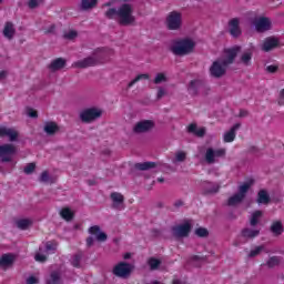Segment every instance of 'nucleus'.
Here are the masks:
<instances>
[{
	"label": "nucleus",
	"mask_w": 284,
	"mask_h": 284,
	"mask_svg": "<svg viewBox=\"0 0 284 284\" xmlns=\"http://www.w3.org/2000/svg\"><path fill=\"white\" fill-rule=\"evenodd\" d=\"M165 81H168V77H165V73H158L155 75V79L153 80V83H155V85H159V83H165Z\"/></svg>",
	"instance_id": "45"
},
{
	"label": "nucleus",
	"mask_w": 284,
	"mask_h": 284,
	"mask_svg": "<svg viewBox=\"0 0 284 284\" xmlns=\"http://www.w3.org/2000/svg\"><path fill=\"white\" fill-rule=\"evenodd\" d=\"M278 48V38L268 37L265 39L262 50L264 52H272V50Z\"/></svg>",
	"instance_id": "19"
},
{
	"label": "nucleus",
	"mask_w": 284,
	"mask_h": 284,
	"mask_svg": "<svg viewBox=\"0 0 284 284\" xmlns=\"http://www.w3.org/2000/svg\"><path fill=\"white\" fill-rule=\"evenodd\" d=\"M229 32L233 39H239L243 31L241 30V20L239 18H233L229 21Z\"/></svg>",
	"instance_id": "16"
},
{
	"label": "nucleus",
	"mask_w": 284,
	"mask_h": 284,
	"mask_svg": "<svg viewBox=\"0 0 284 284\" xmlns=\"http://www.w3.org/2000/svg\"><path fill=\"white\" fill-rule=\"evenodd\" d=\"M27 284H39V278H37V276L31 275L27 278L26 281Z\"/></svg>",
	"instance_id": "52"
},
{
	"label": "nucleus",
	"mask_w": 284,
	"mask_h": 284,
	"mask_svg": "<svg viewBox=\"0 0 284 284\" xmlns=\"http://www.w3.org/2000/svg\"><path fill=\"white\" fill-rule=\"evenodd\" d=\"M215 154H214V149L212 148H209L206 150V153H205V161L206 163H209V165H212V163H216V160H215Z\"/></svg>",
	"instance_id": "36"
},
{
	"label": "nucleus",
	"mask_w": 284,
	"mask_h": 284,
	"mask_svg": "<svg viewBox=\"0 0 284 284\" xmlns=\"http://www.w3.org/2000/svg\"><path fill=\"white\" fill-rule=\"evenodd\" d=\"M82 260H83V253H78V254L73 255V257L71 260V265L79 268V267H81Z\"/></svg>",
	"instance_id": "39"
},
{
	"label": "nucleus",
	"mask_w": 284,
	"mask_h": 284,
	"mask_svg": "<svg viewBox=\"0 0 284 284\" xmlns=\"http://www.w3.org/2000/svg\"><path fill=\"white\" fill-rule=\"evenodd\" d=\"M47 284H61V273L53 271L47 280Z\"/></svg>",
	"instance_id": "33"
},
{
	"label": "nucleus",
	"mask_w": 284,
	"mask_h": 284,
	"mask_svg": "<svg viewBox=\"0 0 284 284\" xmlns=\"http://www.w3.org/2000/svg\"><path fill=\"white\" fill-rule=\"evenodd\" d=\"M215 158L225 156V149H219L214 151Z\"/></svg>",
	"instance_id": "57"
},
{
	"label": "nucleus",
	"mask_w": 284,
	"mask_h": 284,
	"mask_svg": "<svg viewBox=\"0 0 284 284\" xmlns=\"http://www.w3.org/2000/svg\"><path fill=\"white\" fill-rule=\"evenodd\" d=\"M161 165L159 162H143V163H135L134 169L139 170L140 172H148V170H154V168H158Z\"/></svg>",
	"instance_id": "23"
},
{
	"label": "nucleus",
	"mask_w": 284,
	"mask_h": 284,
	"mask_svg": "<svg viewBox=\"0 0 284 284\" xmlns=\"http://www.w3.org/2000/svg\"><path fill=\"white\" fill-rule=\"evenodd\" d=\"M248 114H250V112H247L246 110H241L239 116H240V119H243V118L247 116Z\"/></svg>",
	"instance_id": "60"
},
{
	"label": "nucleus",
	"mask_w": 284,
	"mask_h": 284,
	"mask_svg": "<svg viewBox=\"0 0 284 284\" xmlns=\"http://www.w3.org/2000/svg\"><path fill=\"white\" fill-rule=\"evenodd\" d=\"M134 271V265L128 263V262H120L118 265L113 268L114 276H118L119 278H130V275Z\"/></svg>",
	"instance_id": "9"
},
{
	"label": "nucleus",
	"mask_w": 284,
	"mask_h": 284,
	"mask_svg": "<svg viewBox=\"0 0 284 284\" xmlns=\"http://www.w3.org/2000/svg\"><path fill=\"white\" fill-rule=\"evenodd\" d=\"M2 34L3 37H6V39H9V41H12V39H14V34H17V29H14V23L6 22Z\"/></svg>",
	"instance_id": "22"
},
{
	"label": "nucleus",
	"mask_w": 284,
	"mask_h": 284,
	"mask_svg": "<svg viewBox=\"0 0 284 284\" xmlns=\"http://www.w3.org/2000/svg\"><path fill=\"white\" fill-rule=\"evenodd\" d=\"M68 61L63 58H58L53 61H51V63L48 65V69L51 72H59V70H63V68H65Z\"/></svg>",
	"instance_id": "20"
},
{
	"label": "nucleus",
	"mask_w": 284,
	"mask_h": 284,
	"mask_svg": "<svg viewBox=\"0 0 284 284\" xmlns=\"http://www.w3.org/2000/svg\"><path fill=\"white\" fill-rule=\"evenodd\" d=\"M150 79V74L148 73H142L135 77L131 82H129L128 88H132L135 83H139V81L148 80Z\"/></svg>",
	"instance_id": "38"
},
{
	"label": "nucleus",
	"mask_w": 284,
	"mask_h": 284,
	"mask_svg": "<svg viewBox=\"0 0 284 284\" xmlns=\"http://www.w3.org/2000/svg\"><path fill=\"white\" fill-rule=\"evenodd\" d=\"M34 258L38 263H45V261H48V256H45L41 253H37Z\"/></svg>",
	"instance_id": "50"
},
{
	"label": "nucleus",
	"mask_w": 284,
	"mask_h": 284,
	"mask_svg": "<svg viewBox=\"0 0 284 284\" xmlns=\"http://www.w3.org/2000/svg\"><path fill=\"white\" fill-rule=\"evenodd\" d=\"M154 121L152 120H142L133 126L134 134H145L148 132H152L154 130Z\"/></svg>",
	"instance_id": "13"
},
{
	"label": "nucleus",
	"mask_w": 284,
	"mask_h": 284,
	"mask_svg": "<svg viewBox=\"0 0 284 284\" xmlns=\"http://www.w3.org/2000/svg\"><path fill=\"white\" fill-rule=\"evenodd\" d=\"M187 92L191 97H199V93L204 94V97H207L210 94V87H207V83L203 80H191L187 85Z\"/></svg>",
	"instance_id": "5"
},
{
	"label": "nucleus",
	"mask_w": 284,
	"mask_h": 284,
	"mask_svg": "<svg viewBox=\"0 0 284 284\" xmlns=\"http://www.w3.org/2000/svg\"><path fill=\"white\" fill-rule=\"evenodd\" d=\"M258 234H261V230L258 229H255V230H252V229H243L242 230V236L244 239H256V236H258Z\"/></svg>",
	"instance_id": "29"
},
{
	"label": "nucleus",
	"mask_w": 284,
	"mask_h": 284,
	"mask_svg": "<svg viewBox=\"0 0 284 284\" xmlns=\"http://www.w3.org/2000/svg\"><path fill=\"white\" fill-rule=\"evenodd\" d=\"M173 205H174V207H183L184 202L182 200H178V201L174 202Z\"/></svg>",
	"instance_id": "61"
},
{
	"label": "nucleus",
	"mask_w": 284,
	"mask_h": 284,
	"mask_svg": "<svg viewBox=\"0 0 284 284\" xmlns=\"http://www.w3.org/2000/svg\"><path fill=\"white\" fill-rule=\"evenodd\" d=\"M148 265L151 272H154L155 270H159V267H161V260L155 257H150L148 261Z\"/></svg>",
	"instance_id": "35"
},
{
	"label": "nucleus",
	"mask_w": 284,
	"mask_h": 284,
	"mask_svg": "<svg viewBox=\"0 0 284 284\" xmlns=\"http://www.w3.org/2000/svg\"><path fill=\"white\" fill-rule=\"evenodd\" d=\"M282 261H283V257L281 256H271L266 261V266L268 270H274V267H278V265H281Z\"/></svg>",
	"instance_id": "30"
},
{
	"label": "nucleus",
	"mask_w": 284,
	"mask_h": 284,
	"mask_svg": "<svg viewBox=\"0 0 284 284\" xmlns=\"http://www.w3.org/2000/svg\"><path fill=\"white\" fill-rule=\"evenodd\" d=\"M253 23L256 32H258L260 34L272 30V21L270 20V18L261 17L258 19H255Z\"/></svg>",
	"instance_id": "14"
},
{
	"label": "nucleus",
	"mask_w": 284,
	"mask_h": 284,
	"mask_svg": "<svg viewBox=\"0 0 284 284\" xmlns=\"http://www.w3.org/2000/svg\"><path fill=\"white\" fill-rule=\"evenodd\" d=\"M123 258H124V261H128V260L132 258V253H125L123 255Z\"/></svg>",
	"instance_id": "64"
},
{
	"label": "nucleus",
	"mask_w": 284,
	"mask_h": 284,
	"mask_svg": "<svg viewBox=\"0 0 284 284\" xmlns=\"http://www.w3.org/2000/svg\"><path fill=\"white\" fill-rule=\"evenodd\" d=\"M252 185H254V179H250L246 182H244L243 185L239 186L237 193H235L227 200L229 207H236V205H241V203L245 201L247 192L250 191Z\"/></svg>",
	"instance_id": "3"
},
{
	"label": "nucleus",
	"mask_w": 284,
	"mask_h": 284,
	"mask_svg": "<svg viewBox=\"0 0 284 284\" xmlns=\"http://www.w3.org/2000/svg\"><path fill=\"white\" fill-rule=\"evenodd\" d=\"M270 201V193H267L266 190H260L257 193L256 203H258V205H268Z\"/></svg>",
	"instance_id": "28"
},
{
	"label": "nucleus",
	"mask_w": 284,
	"mask_h": 284,
	"mask_svg": "<svg viewBox=\"0 0 284 284\" xmlns=\"http://www.w3.org/2000/svg\"><path fill=\"white\" fill-rule=\"evenodd\" d=\"M45 252H57V244L52 242H47Z\"/></svg>",
	"instance_id": "49"
},
{
	"label": "nucleus",
	"mask_w": 284,
	"mask_h": 284,
	"mask_svg": "<svg viewBox=\"0 0 284 284\" xmlns=\"http://www.w3.org/2000/svg\"><path fill=\"white\" fill-rule=\"evenodd\" d=\"M266 72H268L270 74H275V72H278V65L266 67Z\"/></svg>",
	"instance_id": "53"
},
{
	"label": "nucleus",
	"mask_w": 284,
	"mask_h": 284,
	"mask_svg": "<svg viewBox=\"0 0 284 284\" xmlns=\"http://www.w3.org/2000/svg\"><path fill=\"white\" fill-rule=\"evenodd\" d=\"M101 116H103V110L94 106L84 109L79 114L80 121L82 123H92L97 121V119H101Z\"/></svg>",
	"instance_id": "6"
},
{
	"label": "nucleus",
	"mask_w": 284,
	"mask_h": 284,
	"mask_svg": "<svg viewBox=\"0 0 284 284\" xmlns=\"http://www.w3.org/2000/svg\"><path fill=\"white\" fill-rule=\"evenodd\" d=\"M43 130L45 134H48V136H54V134H57V132H59V130L61 129L59 128V124H57V122L49 121L44 123Z\"/></svg>",
	"instance_id": "24"
},
{
	"label": "nucleus",
	"mask_w": 284,
	"mask_h": 284,
	"mask_svg": "<svg viewBox=\"0 0 284 284\" xmlns=\"http://www.w3.org/2000/svg\"><path fill=\"white\" fill-rule=\"evenodd\" d=\"M163 97H165V89L159 88L156 99L161 100Z\"/></svg>",
	"instance_id": "56"
},
{
	"label": "nucleus",
	"mask_w": 284,
	"mask_h": 284,
	"mask_svg": "<svg viewBox=\"0 0 284 284\" xmlns=\"http://www.w3.org/2000/svg\"><path fill=\"white\" fill-rule=\"evenodd\" d=\"M106 19H116L119 26H134L136 17H134V8L130 3H123L118 9L110 8L105 11Z\"/></svg>",
	"instance_id": "1"
},
{
	"label": "nucleus",
	"mask_w": 284,
	"mask_h": 284,
	"mask_svg": "<svg viewBox=\"0 0 284 284\" xmlns=\"http://www.w3.org/2000/svg\"><path fill=\"white\" fill-rule=\"evenodd\" d=\"M14 265V255L12 253L2 254L0 257V267H12Z\"/></svg>",
	"instance_id": "25"
},
{
	"label": "nucleus",
	"mask_w": 284,
	"mask_h": 284,
	"mask_svg": "<svg viewBox=\"0 0 284 284\" xmlns=\"http://www.w3.org/2000/svg\"><path fill=\"white\" fill-rule=\"evenodd\" d=\"M182 23V16L179 11H172L166 17V28L169 30H180Z\"/></svg>",
	"instance_id": "11"
},
{
	"label": "nucleus",
	"mask_w": 284,
	"mask_h": 284,
	"mask_svg": "<svg viewBox=\"0 0 284 284\" xmlns=\"http://www.w3.org/2000/svg\"><path fill=\"white\" fill-rule=\"evenodd\" d=\"M252 57H254V52L251 49H247L241 54L240 63H242L246 68L252 65Z\"/></svg>",
	"instance_id": "26"
},
{
	"label": "nucleus",
	"mask_w": 284,
	"mask_h": 284,
	"mask_svg": "<svg viewBox=\"0 0 284 284\" xmlns=\"http://www.w3.org/2000/svg\"><path fill=\"white\" fill-rule=\"evenodd\" d=\"M60 215L64 219V221H72L74 219V213L70 209H63L60 212Z\"/></svg>",
	"instance_id": "40"
},
{
	"label": "nucleus",
	"mask_w": 284,
	"mask_h": 284,
	"mask_svg": "<svg viewBox=\"0 0 284 284\" xmlns=\"http://www.w3.org/2000/svg\"><path fill=\"white\" fill-rule=\"evenodd\" d=\"M78 33L77 31H69L64 34V39H69V41H72V39H77Z\"/></svg>",
	"instance_id": "51"
},
{
	"label": "nucleus",
	"mask_w": 284,
	"mask_h": 284,
	"mask_svg": "<svg viewBox=\"0 0 284 284\" xmlns=\"http://www.w3.org/2000/svg\"><path fill=\"white\" fill-rule=\"evenodd\" d=\"M191 261H202V262H205V261H207V256H206V255H204V256H201V255H193V256L191 257Z\"/></svg>",
	"instance_id": "55"
},
{
	"label": "nucleus",
	"mask_w": 284,
	"mask_h": 284,
	"mask_svg": "<svg viewBox=\"0 0 284 284\" xmlns=\"http://www.w3.org/2000/svg\"><path fill=\"white\" fill-rule=\"evenodd\" d=\"M263 216V211H254L250 219V225L251 227H256L258 225V221Z\"/></svg>",
	"instance_id": "32"
},
{
	"label": "nucleus",
	"mask_w": 284,
	"mask_h": 284,
	"mask_svg": "<svg viewBox=\"0 0 284 284\" xmlns=\"http://www.w3.org/2000/svg\"><path fill=\"white\" fill-rule=\"evenodd\" d=\"M28 6L31 10H34V8H39V0H29Z\"/></svg>",
	"instance_id": "54"
},
{
	"label": "nucleus",
	"mask_w": 284,
	"mask_h": 284,
	"mask_svg": "<svg viewBox=\"0 0 284 284\" xmlns=\"http://www.w3.org/2000/svg\"><path fill=\"white\" fill-rule=\"evenodd\" d=\"M152 234H153L154 236H161V231H159V230H156V229H153V230H152Z\"/></svg>",
	"instance_id": "63"
},
{
	"label": "nucleus",
	"mask_w": 284,
	"mask_h": 284,
	"mask_svg": "<svg viewBox=\"0 0 284 284\" xmlns=\"http://www.w3.org/2000/svg\"><path fill=\"white\" fill-rule=\"evenodd\" d=\"M17 156V148L14 144L6 143L0 145L1 163H12V159Z\"/></svg>",
	"instance_id": "7"
},
{
	"label": "nucleus",
	"mask_w": 284,
	"mask_h": 284,
	"mask_svg": "<svg viewBox=\"0 0 284 284\" xmlns=\"http://www.w3.org/2000/svg\"><path fill=\"white\" fill-rule=\"evenodd\" d=\"M187 132L190 134H194L199 139H203V136H205L206 129L205 128L197 129L196 124L192 123L187 126Z\"/></svg>",
	"instance_id": "27"
},
{
	"label": "nucleus",
	"mask_w": 284,
	"mask_h": 284,
	"mask_svg": "<svg viewBox=\"0 0 284 284\" xmlns=\"http://www.w3.org/2000/svg\"><path fill=\"white\" fill-rule=\"evenodd\" d=\"M40 183H53L52 178L48 171H43L39 179Z\"/></svg>",
	"instance_id": "44"
},
{
	"label": "nucleus",
	"mask_w": 284,
	"mask_h": 284,
	"mask_svg": "<svg viewBox=\"0 0 284 284\" xmlns=\"http://www.w3.org/2000/svg\"><path fill=\"white\" fill-rule=\"evenodd\" d=\"M103 59H105V54L101 52V49H98L90 57L74 62L73 67L80 68L81 70L93 68L94 65H99V63H103Z\"/></svg>",
	"instance_id": "4"
},
{
	"label": "nucleus",
	"mask_w": 284,
	"mask_h": 284,
	"mask_svg": "<svg viewBox=\"0 0 284 284\" xmlns=\"http://www.w3.org/2000/svg\"><path fill=\"white\" fill-rule=\"evenodd\" d=\"M92 245H94V237L93 236L87 237V246L92 247Z\"/></svg>",
	"instance_id": "58"
},
{
	"label": "nucleus",
	"mask_w": 284,
	"mask_h": 284,
	"mask_svg": "<svg viewBox=\"0 0 284 284\" xmlns=\"http://www.w3.org/2000/svg\"><path fill=\"white\" fill-rule=\"evenodd\" d=\"M185 159H187V154H185V152L183 151H179L175 154V159L173 160V163H183Z\"/></svg>",
	"instance_id": "42"
},
{
	"label": "nucleus",
	"mask_w": 284,
	"mask_h": 284,
	"mask_svg": "<svg viewBox=\"0 0 284 284\" xmlns=\"http://www.w3.org/2000/svg\"><path fill=\"white\" fill-rule=\"evenodd\" d=\"M99 0H82L81 1V10H92V8L97 7Z\"/></svg>",
	"instance_id": "34"
},
{
	"label": "nucleus",
	"mask_w": 284,
	"mask_h": 284,
	"mask_svg": "<svg viewBox=\"0 0 284 284\" xmlns=\"http://www.w3.org/2000/svg\"><path fill=\"white\" fill-rule=\"evenodd\" d=\"M227 67L223 64V60H216L210 67V74L213 79H221L225 77L227 72Z\"/></svg>",
	"instance_id": "10"
},
{
	"label": "nucleus",
	"mask_w": 284,
	"mask_h": 284,
	"mask_svg": "<svg viewBox=\"0 0 284 284\" xmlns=\"http://www.w3.org/2000/svg\"><path fill=\"white\" fill-rule=\"evenodd\" d=\"M34 170H37V164L36 163H29L24 166V174H32V172H34Z\"/></svg>",
	"instance_id": "47"
},
{
	"label": "nucleus",
	"mask_w": 284,
	"mask_h": 284,
	"mask_svg": "<svg viewBox=\"0 0 284 284\" xmlns=\"http://www.w3.org/2000/svg\"><path fill=\"white\" fill-rule=\"evenodd\" d=\"M263 250H265V246H263V245L256 246L255 250H252L248 253V258H254L255 256H258V254H261V252H263Z\"/></svg>",
	"instance_id": "46"
},
{
	"label": "nucleus",
	"mask_w": 284,
	"mask_h": 284,
	"mask_svg": "<svg viewBox=\"0 0 284 284\" xmlns=\"http://www.w3.org/2000/svg\"><path fill=\"white\" fill-rule=\"evenodd\" d=\"M194 43L191 39H182L173 42V45L170 47V51L175 54V57H185L194 52Z\"/></svg>",
	"instance_id": "2"
},
{
	"label": "nucleus",
	"mask_w": 284,
	"mask_h": 284,
	"mask_svg": "<svg viewBox=\"0 0 284 284\" xmlns=\"http://www.w3.org/2000/svg\"><path fill=\"white\" fill-rule=\"evenodd\" d=\"M8 136V128H0V138Z\"/></svg>",
	"instance_id": "59"
},
{
	"label": "nucleus",
	"mask_w": 284,
	"mask_h": 284,
	"mask_svg": "<svg viewBox=\"0 0 284 284\" xmlns=\"http://www.w3.org/2000/svg\"><path fill=\"white\" fill-rule=\"evenodd\" d=\"M221 190V184H215L212 182H204L202 185L203 196H210V194H219Z\"/></svg>",
	"instance_id": "17"
},
{
	"label": "nucleus",
	"mask_w": 284,
	"mask_h": 284,
	"mask_svg": "<svg viewBox=\"0 0 284 284\" xmlns=\"http://www.w3.org/2000/svg\"><path fill=\"white\" fill-rule=\"evenodd\" d=\"M195 235L200 239H207L210 236V231H207L205 227H197L195 230Z\"/></svg>",
	"instance_id": "41"
},
{
	"label": "nucleus",
	"mask_w": 284,
	"mask_h": 284,
	"mask_svg": "<svg viewBox=\"0 0 284 284\" xmlns=\"http://www.w3.org/2000/svg\"><path fill=\"white\" fill-rule=\"evenodd\" d=\"M241 128V123H235L229 132L224 133L223 141L224 143H232L236 139V130Z\"/></svg>",
	"instance_id": "21"
},
{
	"label": "nucleus",
	"mask_w": 284,
	"mask_h": 284,
	"mask_svg": "<svg viewBox=\"0 0 284 284\" xmlns=\"http://www.w3.org/2000/svg\"><path fill=\"white\" fill-rule=\"evenodd\" d=\"M271 232L274 236H281V234H283V223L281 221L273 222L271 225Z\"/></svg>",
	"instance_id": "31"
},
{
	"label": "nucleus",
	"mask_w": 284,
	"mask_h": 284,
	"mask_svg": "<svg viewBox=\"0 0 284 284\" xmlns=\"http://www.w3.org/2000/svg\"><path fill=\"white\" fill-rule=\"evenodd\" d=\"M110 199L112 201L111 207L113 210H118L119 212H121V210H125V197L123 196V194L119 192H113L111 193Z\"/></svg>",
	"instance_id": "15"
},
{
	"label": "nucleus",
	"mask_w": 284,
	"mask_h": 284,
	"mask_svg": "<svg viewBox=\"0 0 284 284\" xmlns=\"http://www.w3.org/2000/svg\"><path fill=\"white\" fill-rule=\"evenodd\" d=\"M89 234L92 236H95V241L99 243H105L108 241V234L105 232L101 231V226L99 225H93L89 229Z\"/></svg>",
	"instance_id": "18"
},
{
	"label": "nucleus",
	"mask_w": 284,
	"mask_h": 284,
	"mask_svg": "<svg viewBox=\"0 0 284 284\" xmlns=\"http://www.w3.org/2000/svg\"><path fill=\"white\" fill-rule=\"evenodd\" d=\"M242 50H243V48L239 44H235L231 48L224 49V51H223L224 59L222 60L223 65H232V63H234V61H236V58L239 57V54H241Z\"/></svg>",
	"instance_id": "8"
},
{
	"label": "nucleus",
	"mask_w": 284,
	"mask_h": 284,
	"mask_svg": "<svg viewBox=\"0 0 284 284\" xmlns=\"http://www.w3.org/2000/svg\"><path fill=\"white\" fill-rule=\"evenodd\" d=\"M7 136L9 138V141L14 142L19 139V132H17L13 129H8Z\"/></svg>",
	"instance_id": "43"
},
{
	"label": "nucleus",
	"mask_w": 284,
	"mask_h": 284,
	"mask_svg": "<svg viewBox=\"0 0 284 284\" xmlns=\"http://www.w3.org/2000/svg\"><path fill=\"white\" fill-rule=\"evenodd\" d=\"M27 114L30 119H39V113L32 108L27 109Z\"/></svg>",
	"instance_id": "48"
},
{
	"label": "nucleus",
	"mask_w": 284,
	"mask_h": 284,
	"mask_svg": "<svg viewBox=\"0 0 284 284\" xmlns=\"http://www.w3.org/2000/svg\"><path fill=\"white\" fill-rule=\"evenodd\" d=\"M6 77H8V71H1L0 72V81H3V79H6Z\"/></svg>",
	"instance_id": "62"
},
{
	"label": "nucleus",
	"mask_w": 284,
	"mask_h": 284,
	"mask_svg": "<svg viewBox=\"0 0 284 284\" xmlns=\"http://www.w3.org/2000/svg\"><path fill=\"white\" fill-rule=\"evenodd\" d=\"M190 232H192V223L190 222H185L172 227V234L175 236V239H185L190 236Z\"/></svg>",
	"instance_id": "12"
},
{
	"label": "nucleus",
	"mask_w": 284,
	"mask_h": 284,
	"mask_svg": "<svg viewBox=\"0 0 284 284\" xmlns=\"http://www.w3.org/2000/svg\"><path fill=\"white\" fill-rule=\"evenodd\" d=\"M16 223H17V227H19V230H28V227H30V225H32V221H30L28 219L18 220Z\"/></svg>",
	"instance_id": "37"
}]
</instances>
